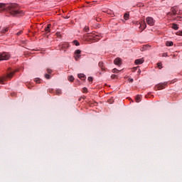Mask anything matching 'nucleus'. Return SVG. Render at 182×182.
<instances>
[{"instance_id":"25","label":"nucleus","mask_w":182,"mask_h":182,"mask_svg":"<svg viewBox=\"0 0 182 182\" xmlns=\"http://www.w3.org/2000/svg\"><path fill=\"white\" fill-rule=\"evenodd\" d=\"M84 31H85V32H89V26H85L84 28Z\"/></svg>"},{"instance_id":"21","label":"nucleus","mask_w":182,"mask_h":182,"mask_svg":"<svg viewBox=\"0 0 182 182\" xmlns=\"http://www.w3.org/2000/svg\"><path fill=\"white\" fill-rule=\"evenodd\" d=\"M73 43H74V45H75V46H79L80 45L79 41H77L76 40L73 41Z\"/></svg>"},{"instance_id":"2","label":"nucleus","mask_w":182,"mask_h":182,"mask_svg":"<svg viewBox=\"0 0 182 182\" xmlns=\"http://www.w3.org/2000/svg\"><path fill=\"white\" fill-rule=\"evenodd\" d=\"M14 73H15V72H11L10 73L7 74L6 76L1 77L0 85H4V82H6L7 79H12V76H14Z\"/></svg>"},{"instance_id":"1","label":"nucleus","mask_w":182,"mask_h":182,"mask_svg":"<svg viewBox=\"0 0 182 182\" xmlns=\"http://www.w3.org/2000/svg\"><path fill=\"white\" fill-rule=\"evenodd\" d=\"M0 11H9L11 15L13 16H23V11L19 10V7L17 4H11L9 6L4 3H0Z\"/></svg>"},{"instance_id":"3","label":"nucleus","mask_w":182,"mask_h":182,"mask_svg":"<svg viewBox=\"0 0 182 182\" xmlns=\"http://www.w3.org/2000/svg\"><path fill=\"white\" fill-rule=\"evenodd\" d=\"M11 58V54L9 53H0V60H9Z\"/></svg>"},{"instance_id":"33","label":"nucleus","mask_w":182,"mask_h":182,"mask_svg":"<svg viewBox=\"0 0 182 182\" xmlns=\"http://www.w3.org/2000/svg\"><path fill=\"white\" fill-rule=\"evenodd\" d=\"M21 33H22V31L18 32V33H16V35H17V36H19V35H21Z\"/></svg>"},{"instance_id":"19","label":"nucleus","mask_w":182,"mask_h":182,"mask_svg":"<svg viewBox=\"0 0 182 182\" xmlns=\"http://www.w3.org/2000/svg\"><path fill=\"white\" fill-rule=\"evenodd\" d=\"M8 31H9V28L6 27V28H4L3 30H1V33H5L8 32Z\"/></svg>"},{"instance_id":"11","label":"nucleus","mask_w":182,"mask_h":182,"mask_svg":"<svg viewBox=\"0 0 182 182\" xmlns=\"http://www.w3.org/2000/svg\"><path fill=\"white\" fill-rule=\"evenodd\" d=\"M140 28L141 29H142L143 31H144V29H146V28H147V25L146 24V23L144 21H143L141 25H140Z\"/></svg>"},{"instance_id":"30","label":"nucleus","mask_w":182,"mask_h":182,"mask_svg":"<svg viewBox=\"0 0 182 182\" xmlns=\"http://www.w3.org/2000/svg\"><path fill=\"white\" fill-rule=\"evenodd\" d=\"M167 56H168L167 53H164L162 54V57H163V58H167Z\"/></svg>"},{"instance_id":"27","label":"nucleus","mask_w":182,"mask_h":182,"mask_svg":"<svg viewBox=\"0 0 182 182\" xmlns=\"http://www.w3.org/2000/svg\"><path fill=\"white\" fill-rule=\"evenodd\" d=\"M46 71H47V73H48V75H50V73H52V69H50V68H48L47 70H46Z\"/></svg>"},{"instance_id":"23","label":"nucleus","mask_w":182,"mask_h":182,"mask_svg":"<svg viewBox=\"0 0 182 182\" xmlns=\"http://www.w3.org/2000/svg\"><path fill=\"white\" fill-rule=\"evenodd\" d=\"M69 82H73L75 80V77L73 76H70L68 78Z\"/></svg>"},{"instance_id":"31","label":"nucleus","mask_w":182,"mask_h":182,"mask_svg":"<svg viewBox=\"0 0 182 182\" xmlns=\"http://www.w3.org/2000/svg\"><path fill=\"white\" fill-rule=\"evenodd\" d=\"M88 81L89 82H93V77H88Z\"/></svg>"},{"instance_id":"15","label":"nucleus","mask_w":182,"mask_h":182,"mask_svg":"<svg viewBox=\"0 0 182 182\" xmlns=\"http://www.w3.org/2000/svg\"><path fill=\"white\" fill-rule=\"evenodd\" d=\"M130 16V14H129V13H126L124 15V19L125 21H127L129 20V17Z\"/></svg>"},{"instance_id":"6","label":"nucleus","mask_w":182,"mask_h":182,"mask_svg":"<svg viewBox=\"0 0 182 182\" xmlns=\"http://www.w3.org/2000/svg\"><path fill=\"white\" fill-rule=\"evenodd\" d=\"M88 38H90V39H93V41H97V39H99L97 38V36L96 33H88Z\"/></svg>"},{"instance_id":"14","label":"nucleus","mask_w":182,"mask_h":182,"mask_svg":"<svg viewBox=\"0 0 182 182\" xmlns=\"http://www.w3.org/2000/svg\"><path fill=\"white\" fill-rule=\"evenodd\" d=\"M78 77L79 79H81V80H85L86 77L85 74H78Z\"/></svg>"},{"instance_id":"9","label":"nucleus","mask_w":182,"mask_h":182,"mask_svg":"<svg viewBox=\"0 0 182 182\" xmlns=\"http://www.w3.org/2000/svg\"><path fill=\"white\" fill-rule=\"evenodd\" d=\"M135 65H141V63H144V58H139L135 60Z\"/></svg>"},{"instance_id":"8","label":"nucleus","mask_w":182,"mask_h":182,"mask_svg":"<svg viewBox=\"0 0 182 182\" xmlns=\"http://www.w3.org/2000/svg\"><path fill=\"white\" fill-rule=\"evenodd\" d=\"M171 11L173 15H177V12L178 11V7L177 6H175L171 9Z\"/></svg>"},{"instance_id":"32","label":"nucleus","mask_w":182,"mask_h":182,"mask_svg":"<svg viewBox=\"0 0 182 182\" xmlns=\"http://www.w3.org/2000/svg\"><path fill=\"white\" fill-rule=\"evenodd\" d=\"M133 81H134L133 78L128 79V82H129V83H133Z\"/></svg>"},{"instance_id":"5","label":"nucleus","mask_w":182,"mask_h":182,"mask_svg":"<svg viewBox=\"0 0 182 182\" xmlns=\"http://www.w3.org/2000/svg\"><path fill=\"white\" fill-rule=\"evenodd\" d=\"M80 53H82V51L80 50H76L75 51V60H77L79 58H80Z\"/></svg>"},{"instance_id":"18","label":"nucleus","mask_w":182,"mask_h":182,"mask_svg":"<svg viewBox=\"0 0 182 182\" xmlns=\"http://www.w3.org/2000/svg\"><path fill=\"white\" fill-rule=\"evenodd\" d=\"M166 46H173V41H167L166 43Z\"/></svg>"},{"instance_id":"20","label":"nucleus","mask_w":182,"mask_h":182,"mask_svg":"<svg viewBox=\"0 0 182 182\" xmlns=\"http://www.w3.org/2000/svg\"><path fill=\"white\" fill-rule=\"evenodd\" d=\"M99 66L101 68L102 70H105V68L103 67V62H100Z\"/></svg>"},{"instance_id":"36","label":"nucleus","mask_w":182,"mask_h":182,"mask_svg":"<svg viewBox=\"0 0 182 182\" xmlns=\"http://www.w3.org/2000/svg\"><path fill=\"white\" fill-rule=\"evenodd\" d=\"M139 72L140 73V70H139Z\"/></svg>"},{"instance_id":"28","label":"nucleus","mask_w":182,"mask_h":182,"mask_svg":"<svg viewBox=\"0 0 182 182\" xmlns=\"http://www.w3.org/2000/svg\"><path fill=\"white\" fill-rule=\"evenodd\" d=\"M82 93H87V88L83 87L82 88Z\"/></svg>"},{"instance_id":"16","label":"nucleus","mask_w":182,"mask_h":182,"mask_svg":"<svg viewBox=\"0 0 182 182\" xmlns=\"http://www.w3.org/2000/svg\"><path fill=\"white\" fill-rule=\"evenodd\" d=\"M172 29H174L175 31H178V26H177V24L176 23H173Z\"/></svg>"},{"instance_id":"10","label":"nucleus","mask_w":182,"mask_h":182,"mask_svg":"<svg viewBox=\"0 0 182 182\" xmlns=\"http://www.w3.org/2000/svg\"><path fill=\"white\" fill-rule=\"evenodd\" d=\"M50 26H52V25L48 24L47 27L45 28L44 31L46 33H49V32H50Z\"/></svg>"},{"instance_id":"22","label":"nucleus","mask_w":182,"mask_h":182,"mask_svg":"<svg viewBox=\"0 0 182 182\" xmlns=\"http://www.w3.org/2000/svg\"><path fill=\"white\" fill-rule=\"evenodd\" d=\"M157 66H158L159 69L163 68V64L161 63H158Z\"/></svg>"},{"instance_id":"34","label":"nucleus","mask_w":182,"mask_h":182,"mask_svg":"<svg viewBox=\"0 0 182 182\" xmlns=\"http://www.w3.org/2000/svg\"><path fill=\"white\" fill-rule=\"evenodd\" d=\"M111 77H112V79H114V78L116 77V75H112L111 76Z\"/></svg>"},{"instance_id":"35","label":"nucleus","mask_w":182,"mask_h":182,"mask_svg":"<svg viewBox=\"0 0 182 182\" xmlns=\"http://www.w3.org/2000/svg\"><path fill=\"white\" fill-rule=\"evenodd\" d=\"M65 19H69V16H65Z\"/></svg>"},{"instance_id":"13","label":"nucleus","mask_w":182,"mask_h":182,"mask_svg":"<svg viewBox=\"0 0 182 182\" xmlns=\"http://www.w3.org/2000/svg\"><path fill=\"white\" fill-rule=\"evenodd\" d=\"M135 100L136 103H139V102H141V95H136Z\"/></svg>"},{"instance_id":"24","label":"nucleus","mask_w":182,"mask_h":182,"mask_svg":"<svg viewBox=\"0 0 182 182\" xmlns=\"http://www.w3.org/2000/svg\"><path fill=\"white\" fill-rule=\"evenodd\" d=\"M35 82H36V83H37V84L41 83V78H36V79H35Z\"/></svg>"},{"instance_id":"4","label":"nucleus","mask_w":182,"mask_h":182,"mask_svg":"<svg viewBox=\"0 0 182 182\" xmlns=\"http://www.w3.org/2000/svg\"><path fill=\"white\" fill-rule=\"evenodd\" d=\"M146 22L149 26H154V23H156V20H154L153 17L149 16L146 18Z\"/></svg>"},{"instance_id":"26","label":"nucleus","mask_w":182,"mask_h":182,"mask_svg":"<svg viewBox=\"0 0 182 182\" xmlns=\"http://www.w3.org/2000/svg\"><path fill=\"white\" fill-rule=\"evenodd\" d=\"M112 73H119V70H117V68H114V69L112 70Z\"/></svg>"},{"instance_id":"12","label":"nucleus","mask_w":182,"mask_h":182,"mask_svg":"<svg viewBox=\"0 0 182 182\" xmlns=\"http://www.w3.org/2000/svg\"><path fill=\"white\" fill-rule=\"evenodd\" d=\"M156 88L157 89V90H161L164 89V85L159 84L156 86Z\"/></svg>"},{"instance_id":"7","label":"nucleus","mask_w":182,"mask_h":182,"mask_svg":"<svg viewBox=\"0 0 182 182\" xmlns=\"http://www.w3.org/2000/svg\"><path fill=\"white\" fill-rule=\"evenodd\" d=\"M114 65H117V66H121V65H122V58H117L114 60Z\"/></svg>"},{"instance_id":"17","label":"nucleus","mask_w":182,"mask_h":182,"mask_svg":"<svg viewBox=\"0 0 182 182\" xmlns=\"http://www.w3.org/2000/svg\"><path fill=\"white\" fill-rule=\"evenodd\" d=\"M55 93H56V95H58V96L60 95H62V90H60V89H57V90H55Z\"/></svg>"},{"instance_id":"29","label":"nucleus","mask_w":182,"mask_h":182,"mask_svg":"<svg viewBox=\"0 0 182 182\" xmlns=\"http://www.w3.org/2000/svg\"><path fill=\"white\" fill-rule=\"evenodd\" d=\"M45 77H46V79H50V75H49V74H46V75H45Z\"/></svg>"}]
</instances>
